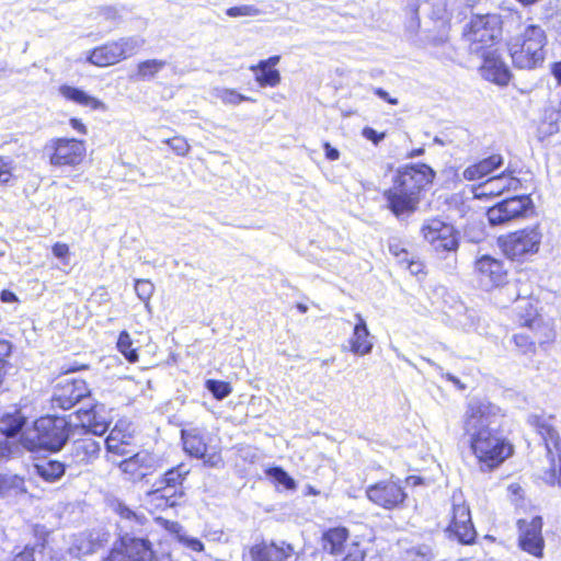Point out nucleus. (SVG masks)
I'll list each match as a JSON object with an SVG mask.
<instances>
[{
    "mask_svg": "<svg viewBox=\"0 0 561 561\" xmlns=\"http://www.w3.org/2000/svg\"><path fill=\"white\" fill-rule=\"evenodd\" d=\"M504 417V410L485 398L466 405L462 430L468 437V448L482 471H494L514 454L513 443L499 428L491 427Z\"/></svg>",
    "mask_w": 561,
    "mask_h": 561,
    "instance_id": "nucleus-1",
    "label": "nucleus"
},
{
    "mask_svg": "<svg viewBox=\"0 0 561 561\" xmlns=\"http://www.w3.org/2000/svg\"><path fill=\"white\" fill-rule=\"evenodd\" d=\"M435 178L434 169L423 162L399 167L391 179V186L382 192L386 209L398 219L409 218L419 209Z\"/></svg>",
    "mask_w": 561,
    "mask_h": 561,
    "instance_id": "nucleus-2",
    "label": "nucleus"
},
{
    "mask_svg": "<svg viewBox=\"0 0 561 561\" xmlns=\"http://www.w3.org/2000/svg\"><path fill=\"white\" fill-rule=\"evenodd\" d=\"M514 321L517 332L511 343L519 355L534 357L538 353H547L557 341L554 325L542 317L538 301L530 297L517 299L514 309Z\"/></svg>",
    "mask_w": 561,
    "mask_h": 561,
    "instance_id": "nucleus-3",
    "label": "nucleus"
},
{
    "mask_svg": "<svg viewBox=\"0 0 561 561\" xmlns=\"http://www.w3.org/2000/svg\"><path fill=\"white\" fill-rule=\"evenodd\" d=\"M548 36L538 24H529L507 42L512 65L520 70L541 68L547 57Z\"/></svg>",
    "mask_w": 561,
    "mask_h": 561,
    "instance_id": "nucleus-4",
    "label": "nucleus"
},
{
    "mask_svg": "<svg viewBox=\"0 0 561 561\" xmlns=\"http://www.w3.org/2000/svg\"><path fill=\"white\" fill-rule=\"evenodd\" d=\"M461 36L470 54L478 56L497 49L503 37V19L499 13L473 14Z\"/></svg>",
    "mask_w": 561,
    "mask_h": 561,
    "instance_id": "nucleus-5",
    "label": "nucleus"
},
{
    "mask_svg": "<svg viewBox=\"0 0 561 561\" xmlns=\"http://www.w3.org/2000/svg\"><path fill=\"white\" fill-rule=\"evenodd\" d=\"M68 437L69 423L65 417L43 415L34 421L32 428L22 436L21 440L30 451H58Z\"/></svg>",
    "mask_w": 561,
    "mask_h": 561,
    "instance_id": "nucleus-6",
    "label": "nucleus"
},
{
    "mask_svg": "<svg viewBox=\"0 0 561 561\" xmlns=\"http://www.w3.org/2000/svg\"><path fill=\"white\" fill-rule=\"evenodd\" d=\"M554 421V415L541 413L530 415L528 424L541 438L546 449L548 459L547 483L561 486V436Z\"/></svg>",
    "mask_w": 561,
    "mask_h": 561,
    "instance_id": "nucleus-7",
    "label": "nucleus"
},
{
    "mask_svg": "<svg viewBox=\"0 0 561 561\" xmlns=\"http://www.w3.org/2000/svg\"><path fill=\"white\" fill-rule=\"evenodd\" d=\"M542 237L540 225L535 224L499 236L496 244L507 260L524 262L539 251Z\"/></svg>",
    "mask_w": 561,
    "mask_h": 561,
    "instance_id": "nucleus-8",
    "label": "nucleus"
},
{
    "mask_svg": "<svg viewBox=\"0 0 561 561\" xmlns=\"http://www.w3.org/2000/svg\"><path fill=\"white\" fill-rule=\"evenodd\" d=\"M82 427L85 430L81 437L73 440L71 457L77 465L89 463L96 459L101 451V445L93 435L102 436L108 430V423L96 420L92 411H84Z\"/></svg>",
    "mask_w": 561,
    "mask_h": 561,
    "instance_id": "nucleus-9",
    "label": "nucleus"
},
{
    "mask_svg": "<svg viewBox=\"0 0 561 561\" xmlns=\"http://www.w3.org/2000/svg\"><path fill=\"white\" fill-rule=\"evenodd\" d=\"M153 542L147 537L119 534L101 561H153Z\"/></svg>",
    "mask_w": 561,
    "mask_h": 561,
    "instance_id": "nucleus-10",
    "label": "nucleus"
},
{
    "mask_svg": "<svg viewBox=\"0 0 561 561\" xmlns=\"http://www.w3.org/2000/svg\"><path fill=\"white\" fill-rule=\"evenodd\" d=\"M365 496L376 507L394 511L405 506L408 492L402 480L391 476L367 485Z\"/></svg>",
    "mask_w": 561,
    "mask_h": 561,
    "instance_id": "nucleus-11",
    "label": "nucleus"
},
{
    "mask_svg": "<svg viewBox=\"0 0 561 561\" xmlns=\"http://www.w3.org/2000/svg\"><path fill=\"white\" fill-rule=\"evenodd\" d=\"M138 47L135 38L121 37L93 47L89 50L87 60L99 68L111 67L134 56Z\"/></svg>",
    "mask_w": 561,
    "mask_h": 561,
    "instance_id": "nucleus-12",
    "label": "nucleus"
},
{
    "mask_svg": "<svg viewBox=\"0 0 561 561\" xmlns=\"http://www.w3.org/2000/svg\"><path fill=\"white\" fill-rule=\"evenodd\" d=\"M350 536V530L345 526L330 527L320 537L321 548L330 556L343 554L337 561H365L366 550L358 542H352L348 549L345 550Z\"/></svg>",
    "mask_w": 561,
    "mask_h": 561,
    "instance_id": "nucleus-13",
    "label": "nucleus"
},
{
    "mask_svg": "<svg viewBox=\"0 0 561 561\" xmlns=\"http://www.w3.org/2000/svg\"><path fill=\"white\" fill-rule=\"evenodd\" d=\"M473 273L479 286L485 291L502 289L510 284V270L505 262L491 254L474 260Z\"/></svg>",
    "mask_w": 561,
    "mask_h": 561,
    "instance_id": "nucleus-14",
    "label": "nucleus"
},
{
    "mask_svg": "<svg viewBox=\"0 0 561 561\" xmlns=\"http://www.w3.org/2000/svg\"><path fill=\"white\" fill-rule=\"evenodd\" d=\"M45 151L51 165L75 168L84 160L87 147L83 140L57 137L47 142Z\"/></svg>",
    "mask_w": 561,
    "mask_h": 561,
    "instance_id": "nucleus-15",
    "label": "nucleus"
},
{
    "mask_svg": "<svg viewBox=\"0 0 561 561\" xmlns=\"http://www.w3.org/2000/svg\"><path fill=\"white\" fill-rule=\"evenodd\" d=\"M183 449L190 456L202 459L209 467L224 463L221 448L210 444V437L196 430L181 432Z\"/></svg>",
    "mask_w": 561,
    "mask_h": 561,
    "instance_id": "nucleus-16",
    "label": "nucleus"
},
{
    "mask_svg": "<svg viewBox=\"0 0 561 561\" xmlns=\"http://www.w3.org/2000/svg\"><path fill=\"white\" fill-rule=\"evenodd\" d=\"M421 233L436 252H456L459 248L458 230L439 218L428 219L422 226Z\"/></svg>",
    "mask_w": 561,
    "mask_h": 561,
    "instance_id": "nucleus-17",
    "label": "nucleus"
},
{
    "mask_svg": "<svg viewBox=\"0 0 561 561\" xmlns=\"http://www.w3.org/2000/svg\"><path fill=\"white\" fill-rule=\"evenodd\" d=\"M518 529V547L526 553L541 559L545 550L542 536L543 520L540 515H535L530 520L519 518L516 522Z\"/></svg>",
    "mask_w": 561,
    "mask_h": 561,
    "instance_id": "nucleus-18",
    "label": "nucleus"
},
{
    "mask_svg": "<svg viewBox=\"0 0 561 561\" xmlns=\"http://www.w3.org/2000/svg\"><path fill=\"white\" fill-rule=\"evenodd\" d=\"M522 187V181L513 171H503L491 176L484 182L473 185L471 193L476 199H492L505 194H511Z\"/></svg>",
    "mask_w": 561,
    "mask_h": 561,
    "instance_id": "nucleus-19",
    "label": "nucleus"
},
{
    "mask_svg": "<svg viewBox=\"0 0 561 561\" xmlns=\"http://www.w3.org/2000/svg\"><path fill=\"white\" fill-rule=\"evenodd\" d=\"M530 207L531 199L528 195H513L488 208L486 217L492 226L503 225L523 217Z\"/></svg>",
    "mask_w": 561,
    "mask_h": 561,
    "instance_id": "nucleus-20",
    "label": "nucleus"
},
{
    "mask_svg": "<svg viewBox=\"0 0 561 561\" xmlns=\"http://www.w3.org/2000/svg\"><path fill=\"white\" fill-rule=\"evenodd\" d=\"M446 533L461 545L470 546L476 542L477 530L471 519L470 508L466 503L453 504Z\"/></svg>",
    "mask_w": 561,
    "mask_h": 561,
    "instance_id": "nucleus-21",
    "label": "nucleus"
},
{
    "mask_svg": "<svg viewBox=\"0 0 561 561\" xmlns=\"http://www.w3.org/2000/svg\"><path fill=\"white\" fill-rule=\"evenodd\" d=\"M295 548L285 540H261L249 548L251 561H289Z\"/></svg>",
    "mask_w": 561,
    "mask_h": 561,
    "instance_id": "nucleus-22",
    "label": "nucleus"
},
{
    "mask_svg": "<svg viewBox=\"0 0 561 561\" xmlns=\"http://www.w3.org/2000/svg\"><path fill=\"white\" fill-rule=\"evenodd\" d=\"M91 390L83 379H67L57 385L53 396V404L62 410H69L79 401L89 397Z\"/></svg>",
    "mask_w": 561,
    "mask_h": 561,
    "instance_id": "nucleus-23",
    "label": "nucleus"
},
{
    "mask_svg": "<svg viewBox=\"0 0 561 561\" xmlns=\"http://www.w3.org/2000/svg\"><path fill=\"white\" fill-rule=\"evenodd\" d=\"M478 56L482 59L479 71L485 80L501 87L510 83L513 76L499 48Z\"/></svg>",
    "mask_w": 561,
    "mask_h": 561,
    "instance_id": "nucleus-24",
    "label": "nucleus"
},
{
    "mask_svg": "<svg viewBox=\"0 0 561 561\" xmlns=\"http://www.w3.org/2000/svg\"><path fill=\"white\" fill-rule=\"evenodd\" d=\"M280 61L279 55L270 56L249 67L254 80L260 88H275L282 81V75L276 66Z\"/></svg>",
    "mask_w": 561,
    "mask_h": 561,
    "instance_id": "nucleus-25",
    "label": "nucleus"
},
{
    "mask_svg": "<svg viewBox=\"0 0 561 561\" xmlns=\"http://www.w3.org/2000/svg\"><path fill=\"white\" fill-rule=\"evenodd\" d=\"M106 448L115 455H129L133 453L134 434L125 424L117 423L105 439Z\"/></svg>",
    "mask_w": 561,
    "mask_h": 561,
    "instance_id": "nucleus-26",
    "label": "nucleus"
},
{
    "mask_svg": "<svg viewBox=\"0 0 561 561\" xmlns=\"http://www.w3.org/2000/svg\"><path fill=\"white\" fill-rule=\"evenodd\" d=\"M356 323L353 328L351 337L348 339L350 351L358 356L368 355L374 347L370 340V333L367 328L366 321L360 313L355 314Z\"/></svg>",
    "mask_w": 561,
    "mask_h": 561,
    "instance_id": "nucleus-27",
    "label": "nucleus"
},
{
    "mask_svg": "<svg viewBox=\"0 0 561 561\" xmlns=\"http://www.w3.org/2000/svg\"><path fill=\"white\" fill-rule=\"evenodd\" d=\"M59 93L67 101H71L78 105L88 107L92 111H104L106 108L105 104L101 100L85 93L82 89L76 87L62 84L59 87Z\"/></svg>",
    "mask_w": 561,
    "mask_h": 561,
    "instance_id": "nucleus-28",
    "label": "nucleus"
},
{
    "mask_svg": "<svg viewBox=\"0 0 561 561\" xmlns=\"http://www.w3.org/2000/svg\"><path fill=\"white\" fill-rule=\"evenodd\" d=\"M183 490H174L170 494L165 493L164 489L159 485H154V489L147 493L152 511H165L171 507H175L180 504V500L184 496Z\"/></svg>",
    "mask_w": 561,
    "mask_h": 561,
    "instance_id": "nucleus-29",
    "label": "nucleus"
},
{
    "mask_svg": "<svg viewBox=\"0 0 561 561\" xmlns=\"http://www.w3.org/2000/svg\"><path fill=\"white\" fill-rule=\"evenodd\" d=\"M191 470L187 468L185 463H179L169 470H167L154 483V485H159L161 489H173L174 490H183V482L186 480Z\"/></svg>",
    "mask_w": 561,
    "mask_h": 561,
    "instance_id": "nucleus-30",
    "label": "nucleus"
},
{
    "mask_svg": "<svg viewBox=\"0 0 561 561\" xmlns=\"http://www.w3.org/2000/svg\"><path fill=\"white\" fill-rule=\"evenodd\" d=\"M26 423V417L16 410L0 417V433L5 437L16 436Z\"/></svg>",
    "mask_w": 561,
    "mask_h": 561,
    "instance_id": "nucleus-31",
    "label": "nucleus"
},
{
    "mask_svg": "<svg viewBox=\"0 0 561 561\" xmlns=\"http://www.w3.org/2000/svg\"><path fill=\"white\" fill-rule=\"evenodd\" d=\"M36 472L47 482H55L65 473V465L58 460H47L35 465Z\"/></svg>",
    "mask_w": 561,
    "mask_h": 561,
    "instance_id": "nucleus-32",
    "label": "nucleus"
},
{
    "mask_svg": "<svg viewBox=\"0 0 561 561\" xmlns=\"http://www.w3.org/2000/svg\"><path fill=\"white\" fill-rule=\"evenodd\" d=\"M167 61L162 59H146L137 64L135 77L138 80L154 78L164 67Z\"/></svg>",
    "mask_w": 561,
    "mask_h": 561,
    "instance_id": "nucleus-33",
    "label": "nucleus"
},
{
    "mask_svg": "<svg viewBox=\"0 0 561 561\" xmlns=\"http://www.w3.org/2000/svg\"><path fill=\"white\" fill-rule=\"evenodd\" d=\"M113 511L119 517L121 520H124V522H127L130 524L144 526L148 522L147 517L144 514H139V513L135 512L134 510H131L130 507H128L126 504H124L122 502H117L113 506Z\"/></svg>",
    "mask_w": 561,
    "mask_h": 561,
    "instance_id": "nucleus-34",
    "label": "nucleus"
},
{
    "mask_svg": "<svg viewBox=\"0 0 561 561\" xmlns=\"http://www.w3.org/2000/svg\"><path fill=\"white\" fill-rule=\"evenodd\" d=\"M117 350L129 363L138 362V350L133 347V340L127 331H122L119 333L117 339Z\"/></svg>",
    "mask_w": 561,
    "mask_h": 561,
    "instance_id": "nucleus-35",
    "label": "nucleus"
},
{
    "mask_svg": "<svg viewBox=\"0 0 561 561\" xmlns=\"http://www.w3.org/2000/svg\"><path fill=\"white\" fill-rule=\"evenodd\" d=\"M217 98L225 105H239L242 102H254L252 98L238 92L233 88H224L218 90Z\"/></svg>",
    "mask_w": 561,
    "mask_h": 561,
    "instance_id": "nucleus-36",
    "label": "nucleus"
},
{
    "mask_svg": "<svg viewBox=\"0 0 561 561\" xmlns=\"http://www.w3.org/2000/svg\"><path fill=\"white\" fill-rule=\"evenodd\" d=\"M15 164L9 156L0 154V187L9 186L15 180Z\"/></svg>",
    "mask_w": 561,
    "mask_h": 561,
    "instance_id": "nucleus-37",
    "label": "nucleus"
},
{
    "mask_svg": "<svg viewBox=\"0 0 561 561\" xmlns=\"http://www.w3.org/2000/svg\"><path fill=\"white\" fill-rule=\"evenodd\" d=\"M205 387L217 400H222L232 392L230 382L224 380L208 379L205 382Z\"/></svg>",
    "mask_w": 561,
    "mask_h": 561,
    "instance_id": "nucleus-38",
    "label": "nucleus"
},
{
    "mask_svg": "<svg viewBox=\"0 0 561 561\" xmlns=\"http://www.w3.org/2000/svg\"><path fill=\"white\" fill-rule=\"evenodd\" d=\"M266 474L286 490L296 489L295 480L282 467H271L266 470Z\"/></svg>",
    "mask_w": 561,
    "mask_h": 561,
    "instance_id": "nucleus-39",
    "label": "nucleus"
},
{
    "mask_svg": "<svg viewBox=\"0 0 561 561\" xmlns=\"http://www.w3.org/2000/svg\"><path fill=\"white\" fill-rule=\"evenodd\" d=\"M389 253L397 259L399 264L408 262L411 256L408 245L400 239H392L388 244Z\"/></svg>",
    "mask_w": 561,
    "mask_h": 561,
    "instance_id": "nucleus-40",
    "label": "nucleus"
},
{
    "mask_svg": "<svg viewBox=\"0 0 561 561\" xmlns=\"http://www.w3.org/2000/svg\"><path fill=\"white\" fill-rule=\"evenodd\" d=\"M171 150L180 157H185L191 151V145L187 139L183 136L176 135L164 140Z\"/></svg>",
    "mask_w": 561,
    "mask_h": 561,
    "instance_id": "nucleus-41",
    "label": "nucleus"
},
{
    "mask_svg": "<svg viewBox=\"0 0 561 561\" xmlns=\"http://www.w3.org/2000/svg\"><path fill=\"white\" fill-rule=\"evenodd\" d=\"M489 174V170L482 164L480 160L468 165L462 173L463 179L467 181H478Z\"/></svg>",
    "mask_w": 561,
    "mask_h": 561,
    "instance_id": "nucleus-42",
    "label": "nucleus"
},
{
    "mask_svg": "<svg viewBox=\"0 0 561 561\" xmlns=\"http://www.w3.org/2000/svg\"><path fill=\"white\" fill-rule=\"evenodd\" d=\"M226 14L230 18L256 16L261 14V10L254 5L242 4L228 8Z\"/></svg>",
    "mask_w": 561,
    "mask_h": 561,
    "instance_id": "nucleus-43",
    "label": "nucleus"
},
{
    "mask_svg": "<svg viewBox=\"0 0 561 561\" xmlns=\"http://www.w3.org/2000/svg\"><path fill=\"white\" fill-rule=\"evenodd\" d=\"M402 265H404L405 268L414 276L419 277L427 274L426 265L420 256L411 255L408 259V262H404Z\"/></svg>",
    "mask_w": 561,
    "mask_h": 561,
    "instance_id": "nucleus-44",
    "label": "nucleus"
},
{
    "mask_svg": "<svg viewBox=\"0 0 561 561\" xmlns=\"http://www.w3.org/2000/svg\"><path fill=\"white\" fill-rule=\"evenodd\" d=\"M135 291L142 301H149L154 291V286L149 279H136Z\"/></svg>",
    "mask_w": 561,
    "mask_h": 561,
    "instance_id": "nucleus-45",
    "label": "nucleus"
},
{
    "mask_svg": "<svg viewBox=\"0 0 561 561\" xmlns=\"http://www.w3.org/2000/svg\"><path fill=\"white\" fill-rule=\"evenodd\" d=\"M53 254L59 259L64 264L69 263L70 248L65 242H55L51 245Z\"/></svg>",
    "mask_w": 561,
    "mask_h": 561,
    "instance_id": "nucleus-46",
    "label": "nucleus"
},
{
    "mask_svg": "<svg viewBox=\"0 0 561 561\" xmlns=\"http://www.w3.org/2000/svg\"><path fill=\"white\" fill-rule=\"evenodd\" d=\"M119 467L124 473H128L131 476H138V477L142 476L141 472H137V470L139 468V461L135 456L124 459L121 462Z\"/></svg>",
    "mask_w": 561,
    "mask_h": 561,
    "instance_id": "nucleus-47",
    "label": "nucleus"
},
{
    "mask_svg": "<svg viewBox=\"0 0 561 561\" xmlns=\"http://www.w3.org/2000/svg\"><path fill=\"white\" fill-rule=\"evenodd\" d=\"M89 367L90 366L87 363H81L78 360H70V362H65L60 366V373L61 374H72V373L80 371V370H87V369H89Z\"/></svg>",
    "mask_w": 561,
    "mask_h": 561,
    "instance_id": "nucleus-48",
    "label": "nucleus"
},
{
    "mask_svg": "<svg viewBox=\"0 0 561 561\" xmlns=\"http://www.w3.org/2000/svg\"><path fill=\"white\" fill-rule=\"evenodd\" d=\"M482 164L492 173L503 164V157L500 153H493L480 160Z\"/></svg>",
    "mask_w": 561,
    "mask_h": 561,
    "instance_id": "nucleus-49",
    "label": "nucleus"
},
{
    "mask_svg": "<svg viewBox=\"0 0 561 561\" xmlns=\"http://www.w3.org/2000/svg\"><path fill=\"white\" fill-rule=\"evenodd\" d=\"M507 493L513 502H518L524 499V489L519 483H511L507 486Z\"/></svg>",
    "mask_w": 561,
    "mask_h": 561,
    "instance_id": "nucleus-50",
    "label": "nucleus"
},
{
    "mask_svg": "<svg viewBox=\"0 0 561 561\" xmlns=\"http://www.w3.org/2000/svg\"><path fill=\"white\" fill-rule=\"evenodd\" d=\"M363 136L366 139L373 141L375 145H378L386 137V134L385 133H378V131H376L371 127H365L363 129Z\"/></svg>",
    "mask_w": 561,
    "mask_h": 561,
    "instance_id": "nucleus-51",
    "label": "nucleus"
},
{
    "mask_svg": "<svg viewBox=\"0 0 561 561\" xmlns=\"http://www.w3.org/2000/svg\"><path fill=\"white\" fill-rule=\"evenodd\" d=\"M12 345L7 340H0V360L2 366L5 368L7 360L5 358L11 354Z\"/></svg>",
    "mask_w": 561,
    "mask_h": 561,
    "instance_id": "nucleus-52",
    "label": "nucleus"
},
{
    "mask_svg": "<svg viewBox=\"0 0 561 561\" xmlns=\"http://www.w3.org/2000/svg\"><path fill=\"white\" fill-rule=\"evenodd\" d=\"M324 149V156L330 161H335L340 158V151L336 148H333L329 141H324L322 144Z\"/></svg>",
    "mask_w": 561,
    "mask_h": 561,
    "instance_id": "nucleus-53",
    "label": "nucleus"
},
{
    "mask_svg": "<svg viewBox=\"0 0 561 561\" xmlns=\"http://www.w3.org/2000/svg\"><path fill=\"white\" fill-rule=\"evenodd\" d=\"M374 93L377 96H379L380 99H382L383 101H386L387 103L391 104V105H397L398 104V99L397 98H391L389 95V93L387 91H385L383 89H381V88L374 89Z\"/></svg>",
    "mask_w": 561,
    "mask_h": 561,
    "instance_id": "nucleus-54",
    "label": "nucleus"
},
{
    "mask_svg": "<svg viewBox=\"0 0 561 561\" xmlns=\"http://www.w3.org/2000/svg\"><path fill=\"white\" fill-rule=\"evenodd\" d=\"M0 300L5 304H13V302H18L19 298L13 291H11L9 289H3L0 293Z\"/></svg>",
    "mask_w": 561,
    "mask_h": 561,
    "instance_id": "nucleus-55",
    "label": "nucleus"
},
{
    "mask_svg": "<svg viewBox=\"0 0 561 561\" xmlns=\"http://www.w3.org/2000/svg\"><path fill=\"white\" fill-rule=\"evenodd\" d=\"M442 377L445 380L451 382L459 390H465L467 388V386L463 382H461L459 378H457L456 376H454L450 373H445L442 375Z\"/></svg>",
    "mask_w": 561,
    "mask_h": 561,
    "instance_id": "nucleus-56",
    "label": "nucleus"
},
{
    "mask_svg": "<svg viewBox=\"0 0 561 561\" xmlns=\"http://www.w3.org/2000/svg\"><path fill=\"white\" fill-rule=\"evenodd\" d=\"M69 124L75 130H77L81 135H85L88 133L85 125L82 123L81 119L77 117H71L69 119Z\"/></svg>",
    "mask_w": 561,
    "mask_h": 561,
    "instance_id": "nucleus-57",
    "label": "nucleus"
},
{
    "mask_svg": "<svg viewBox=\"0 0 561 561\" xmlns=\"http://www.w3.org/2000/svg\"><path fill=\"white\" fill-rule=\"evenodd\" d=\"M156 522L167 530H176L180 527L178 523L171 522L163 517H157Z\"/></svg>",
    "mask_w": 561,
    "mask_h": 561,
    "instance_id": "nucleus-58",
    "label": "nucleus"
},
{
    "mask_svg": "<svg viewBox=\"0 0 561 561\" xmlns=\"http://www.w3.org/2000/svg\"><path fill=\"white\" fill-rule=\"evenodd\" d=\"M12 486L10 479L0 473V496H2L7 491H9Z\"/></svg>",
    "mask_w": 561,
    "mask_h": 561,
    "instance_id": "nucleus-59",
    "label": "nucleus"
},
{
    "mask_svg": "<svg viewBox=\"0 0 561 561\" xmlns=\"http://www.w3.org/2000/svg\"><path fill=\"white\" fill-rule=\"evenodd\" d=\"M551 75L554 77L558 84H561V60L551 65Z\"/></svg>",
    "mask_w": 561,
    "mask_h": 561,
    "instance_id": "nucleus-60",
    "label": "nucleus"
},
{
    "mask_svg": "<svg viewBox=\"0 0 561 561\" xmlns=\"http://www.w3.org/2000/svg\"><path fill=\"white\" fill-rule=\"evenodd\" d=\"M188 546L193 551L202 552L204 550V543L199 539H191Z\"/></svg>",
    "mask_w": 561,
    "mask_h": 561,
    "instance_id": "nucleus-61",
    "label": "nucleus"
},
{
    "mask_svg": "<svg viewBox=\"0 0 561 561\" xmlns=\"http://www.w3.org/2000/svg\"><path fill=\"white\" fill-rule=\"evenodd\" d=\"M407 481L412 483L413 485L423 484V478L419 476H410L407 478Z\"/></svg>",
    "mask_w": 561,
    "mask_h": 561,
    "instance_id": "nucleus-62",
    "label": "nucleus"
},
{
    "mask_svg": "<svg viewBox=\"0 0 561 561\" xmlns=\"http://www.w3.org/2000/svg\"><path fill=\"white\" fill-rule=\"evenodd\" d=\"M106 19H115L117 18V11L115 9L108 8L104 11Z\"/></svg>",
    "mask_w": 561,
    "mask_h": 561,
    "instance_id": "nucleus-63",
    "label": "nucleus"
},
{
    "mask_svg": "<svg viewBox=\"0 0 561 561\" xmlns=\"http://www.w3.org/2000/svg\"><path fill=\"white\" fill-rule=\"evenodd\" d=\"M296 308H297V309H298V311H299V312H301V313H305V312H307V310H308V307H307L306 305H304V304H300V302L296 305Z\"/></svg>",
    "mask_w": 561,
    "mask_h": 561,
    "instance_id": "nucleus-64",
    "label": "nucleus"
}]
</instances>
